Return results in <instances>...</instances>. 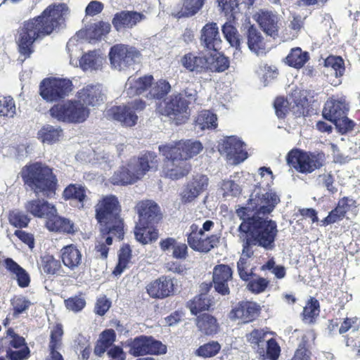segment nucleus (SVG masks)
<instances>
[{
    "label": "nucleus",
    "mask_w": 360,
    "mask_h": 360,
    "mask_svg": "<svg viewBox=\"0 0 360 360\" xmlns=\"http://www.w3.org/2000/svg\"><path fill=\"white\" fill-rule=\"evenodd\" d=\"M67 12L65 4H52L41 15L24 22L18 30V39L19 52L24 56L20 58L22 62L33 52L32 44L36 40L50 34L63 23Z\"/></svg>",
    "instance_id": "obj_1"
},
{
    "label": "nucleus",
    "mask_w": 360,
    "mask_h": 360,
    "mask_svg": "<svg viewBox=\"0 0 360 360\" xmlns=\"http://www.w3.org/2000/svg\"><path fill=\"white\" fill-rule=\"evenodd\" d=\"M240 219L243 221L238 229V238L247 255L252 254L255 246L266 251L274 250L278 233L275 221L257 215Z\"/></svg>",
    "instance_id": "obj_2"
},
{
    "label": "nucleus",
    "mask_w": 360,
    "mask_h": 360,
    "mask_svg": "<svg viewBox=\"0 0 360 360\" xmlns=\"http://www.w3.org/2000/svg\"><path fill=\"white\" fill-rule=\"evenodd\" d=\"M22 176L37 196L52 198L55 195L58 180L52 169L46 165L35 162L26 166Z\"/></svg>",
    "instance_id": "obj_3"
},
{
    "label": "nucleus",
    "mask_w": 360,
    "mask_h": 360,
    "mask_svg": "<svg viewBox=\"0 0 360 360\" xmlns=\"http://www.w3.org/2000/svg\"><path fill=\"white\" fill-rule=\"evenodd\" d=\"M119 202L115 195L104 197L96 205V216L103 234H114L119 239L124 236L123 222L118 215Z\"/></svg>",
    "instance_id": "obj_4"
},
{
    "label": "nucleus",
    "mask_w": 360,
    "mask_h": 360,
    "mask_svg": "<svg viewBox=\"0 0 360 360\" xmlns=\"http://www.w3.org/2000/svg\"><path fill=\"white\" fill-rule=\"evenodd\" d=\"M171 89V85L165 79L154 82L152 75H145L136 78L129 77L125 84V92L129 97L136 95L148 99H160L167 95Z\"/></svg>",
    "instance_id": "obj_5"
},
{
    "label": "nucleus",
    "mask_w": 360,
    "mask_h": 360,
    "mask_svg": "<svg viewBox=\"0 0 360 360\" xmlns=\"http://www.w3.org/2000/svg\"><path fill=\"white\" fill-rule=\"evenodd\" d=\"M279 202L280 197L275 191L255 189L251 193L247 205L238 209L236 214L240 219L252 215L262 214L264 217L272 212Z\"/></svg>",
    "instance_id": "obj_6"
},
{
    "label": "nucleus",
    "mask_w": 360,
    "mask_h": 360,
    "mask_svg": "<svg viewBox=\"0 0 360 360\" xmlns=\"http://www.w3.org/2000/svg\"><path fill=\"white\" fill-rule=\"evenodd\" d=\"M51 116L60 122L81 123L89 115V110L78 100H71L63 103L54 105L50 110Z\"/></svg>",
    "instance_id": "obj_7"
},
{
    "label": "nucleus",
    "mask_w": 360,
    "mask_h": 360,
    "mask_svg": "<svg viewBox=\"0 0 360 360\" xmlns=\"http://www.w3.org/2000/svg\"><path fill=\"white\" fill-rule=\"evenodd\" d=\"M67 50L70 55V63L79 67L84 71H94L100 70L103 65L104 58L99 51H91L84 54L78 61L81 48L76 37H72L67 43Z\"/></svg>",
    "instance_id": "obj_8"
},
{
    "label": "nucleus",
    "mask_w": 360,
    "mask_h": 360,
    "mask_svg": "<svg viewBox=\"0 0 360 360\" xmlns=\"http://www.w3.org/2000/svg\"><path fill=\"white\" fill-rule=\"evenodd\" d=\"M141 53L134 47L116 44L110 48L109 58L112 69L124 71L141 60Z\"/></svg>",
    "instance_id": "obj_9"
},
{
    "label": "nucleus",
    "mask_w": 360,
    "mask_h": 360,
    "mask_svg": "<svg viewBox=\"0 0 360 360\" xmlns=\"http://www.w3.org/2000/svg\"><path fill=\"white\" fill-rule=\"evenodd\" d=\"M146 107V103L141 100L136 99L127 105H115L105 111V116L120 122L122 126L133 127L138 121L136 111H141Z\"/></svg>",
    "instance_id": "obj_10"
},
{
    "label": "nucleus",
    "mask_w": 360,
    "mask_h": 360,
    "mask_svg": "<svg viewBox=\"0 0 360 360\" xmlns=\"http://www.w3.org/2000/svg\"><path fill=\"white\" fill-rule=\"evenodd\" d=\"M289 166L303 174L311 173L323 165L321 156L302 151L298 149L292 150L286 157Z\"/></svg>",
    "instance_id": "obj_11"
},
{
    "label": "nucleus",
    "mask_w": 360,
    "mask_h": 360,
    "mask_svg": "<svg viewBox=\"0 0 360 360\" xmlns=\"http://www.w3.org/2000/svg\"><path fill=\"white\" fill-rule=\"evenodd\" d=\"M72 90V83L68 79L48 78L40 84V95L47 101L64 98Z\"/></svg>",
    "instance_id": "obj_12"
},
{
    "label": "nucleus",
    "mask_w": 360,
    "mask_h": 360,
    "mask_svg": "<svg viewBox=\"0 0 360 360\" xmlns=\"http://www.w3.org/2000/svg\"><path fill=\"white\" fill-rule=\"evenodd\" d=\"M202 149L203 146L200 141L191 139L181 140L159 146L160 152L165 157H171V151H172L186 161L199 154Z\"/></svg>",
    "instance_id": "obj_13"
},
{
    "label": "nucleus",
    "mask_w": 360,
    "mask_h": 360,
    "mask_svg": "<svg viewBox=\"0 0 360 360\" xmlns=\"http://www.w3.org/2000/svg\"><path fill=\"white\" fill-rule=\"evenodd\" d=\"M167 352V346L151 336L141 335L130 344V354L135 356L160 355Z\"/></svg>",
    "instance_id": "obj_14"
},
{
    "label": "nucleus",
    "mask_w": 360,
    "mask_h": 360,
    "mask_svg": "<svg viewBox=\"0 0 360 360\" xmlns=\"http://www.w3.org/2000/svg\"><path fill=\"white\" fill-rule=\"evenodd\" d=\"M219 151L226 155L229 160L237 165L248 158L245 144L236 136H231L223 139L219 144Z\"/></svg>",
    "instance_id": "obj_15"
},
{
    "label": "nucleus",
    "mask_w": 360,
    "mask_h": 360,
    "mask_svg": "<svg viewBox=\"0 0 360 360\" xmlns=\"http://www.w3.org/2000/svg\"><path fill=\"white\" fill-rule=\"evenodd\" d=\"M165 113L171 119L175 120L176 124H180L188 118V105L181 94H173L167 99Z\"/></svg>",
    "instance_id": "obj_16"
},
{
    "label": "nucleus",
    "mask_w": 360,
    "mask_h": 360,
    "mask_svg": "<svg viewBox=\"0 0 360 360\" xmlns=\"http://www.w3.org/2000/svg\"><path fill=\"white\" fill-rule=\"evenodd\" d=\"M171 157H165L168 162L165 169V176L172 179H179L186 176L191 169V165L177 154L171 151Z\"/></svg>",
    "instance_id": "obj_17"
},
{
    "label": "nucleus",
    "mask_w": 360,
    "mask_h": 360,
    "mask_svg": "<svg viewBox=\"0 0 360 360\" xmlns=\"http://www.w3.org/2000/svg\"><path fill=\"white\" fill-rule=\"evenodd\" d=\"M253 18L266 35L273 38L278 35V18L275 13L259 10L254 15Z\"/></svg>",
    "instance_id": "obj_18"
},
{
    "label": "nucleus",
    "mask_w": 360,
    "mask_h": 360,
    "mask_svg": "<svg viewBox=\"0 0 360 360\" xmlns=\"http://www.w3.org/2000/svg\"><path fill=\"white\" fill-rule=\"evenodd\" d=\"M136 209L141 224L158 223L161 219L160 207L152 200H146L139 202L136 205Z\"/></svg>",
    "instance_id": "obj_19"
},
{
    "label": "nucleus",
    "mask_w": 360,
    "mask_h": 360,
    "mask_svg": "<svg viewBox=\"0 0 360 360\" xmlns=\"http://www.w3.org/2000/svg\"><path fill=\"white\" fill-rule=\"evenodd\" d=\"M146 15L136 11H124L117 13L112 20V23L118 32L124 29H131L138 23L144 20Z\"/></svg>",
    "instance_id": "obj_20"
},
{
    "label": "nucleus",
    "mask_w": 360,
    "mask_h": 360,
    "mask_svg": "<svg viewBox=\"0 0 360 360\" xmlns=\"http://www.w3.org/2000/svg\"><path fill=\"white\" fill-rule=\"evenodd\" d=\"M77 100L84 106H97L103 102L104 95L99 84H87L77 94Z\"/></svg>",
    "instance_id": "obj_21"
},
{
    "label": "nucleus",
    "mask_w": 360,
    "mask_h": 360,
    "mask_svg": "<svg viewBox=\"0 0 360 360\" xmlns=\"http://www.w3.org/2000/svg\"><path fill=\"white\" fill-rule=\"evenodd\" d=\"M232 278V270L226 264H219L213 269V283L215 290L222 295L230 292L229 282Z\"/></svg>",
    "instance_id": "obj_22"
},
{
    "label": "nucleus",
    "mask_w": 360,
    "mask_h": 360,
    "mask_svg": "<svg viewBox=\"0 0 360 360\" xmlns=\"http://www.w3.org/2000/svg\"><path fill=\"white\" fill-rule=\"evenodd\" d=\"M180 64L188 72L200 74L207 72V56L201 53H188L180 59Z\"/></svg>",
    "instance_id": "obj_23"
},
{
    "label": "nucleus",
    "mask_w": 360,
    "mask_h": 360,
    "mask_svg": "<svg viewBox=\"0 0 360 360\" xmlns=\"http://www.w3.org/2000/svg\"><path fill=\"white\" fill-rule=\"evenodd\" d=\"M25 208L30 214L37 218L51 217L57 214L55 206L44 199H34L27 201Z\"/></svg>",
    "instance_id": "obj_24"
},
{
    "label": "nucleus",
    "mask_w": 360,
    "mask_h": 360,
    "mask_svg": "<svg viewBox=\"0 0 360 360\" xmlns=\"http://www.w3.org/2000/svg\"><path fill=\"white\" fill-rule=\"evenodd\" d=\"M200 41L207 49L217 51L220 49L221 39L216 23H207L202 27Z\"/></svg>",
    "instance_id": "obj_25"
},
{
    "label": "nucleus",
    "mask_w": 360,
    "mask_h": 360,
    "mask_svg": "<svg viewBox=\"0 0 360 360\" xmlns=\"http://www.w3.org/2000/svg\"><path fill=\"white\" fill-rule=\"evenodd\" d=\"M259 306L252 302H241L231 312L232 318L240 319L244 323L253 321L259 314Z\"/></svg>",
    "instance_id": "obj_26"
},
{
    "label": "nucleus",
    "mask_w": 360,
    "mask_h": 360,
    "mask_svg": "<svg viewBox=\"0 0 360 360\" xmlns=\"http://www.w3.org/2000/svg\"><path fill=\"white\" fill-rule=\"evenodd\" d=\"M173 289L174 283L172 279L167 276H161L147 286L148 293L154 298L168 297L173 292Z\"/></svg>",
    "instance_id": "obj_27"
},
{
    "label": "nucleus",
    "mask_w": 360,
    "mask_h": 360,
    "mask_svg": "<svg viewBox=\"0 0 360 360\" xmlns=\"http://www.w3.org/2000/svg\"><path fill=\"white\" fill-rule=\"evenodd\" d=\"M208 186V178L205 175H196L188 184L181 193L184 202H191L196 198Z\"/></svg>",
    "instance_id": "obj_28"
},
{
    "label": "nucleus",
    "mask_w": 360,
    "mask_h": 360,
    "mask_svg": "<svg viewBox=\"0 0 360 360\" xmlns=\"http://www.w3.org/2000/svg\"><path fill=\"white\" fill-rule=\"evenodd\" d=\"M249 49L257 56H263L266 52V42L261 32L254 26L250 25L246 32Z\"/></svg>",
    "instance_id": "obj_29"
},
{
    "label": "nucleus",
    "mask_w": 360,
    "mask_h": 360,
    "mask_svg": "<svg viewBox=\"0 0 360 360\" xmlns=\"http://www.w3.org/2000/svg\"><path fill=\"white\" fill-rule=\"evenodd\" d=\"M220 235L213 234L210 236H205V234L199 235L197 238H191L188 242L191 248L200 252H208L219 243Z\"/></svg>",
    "instance_id": "obj_30"
},
{
    "label": "nucleus",
    "mask_w": 360,
    "mask_h": 360,
    "mask_svg": "<svg viewBox=\"0 0 360 360\" xmlns=\"http://www.w3.org/2000/svg\"><path fill=\"white\" fill-rule=\"evenodd\" d=\"M129 162L133 165L141 178L145 175L146 172L157 168L158 165L157 156L153 152H147L141 158H132Z\"/></svg>",
    "instance_id": "obj_31"
},
{
    "label": "nucleus",
    "mask_w": 360,
    "mask_h": 360,
    "mask_svg": "<svg viewBox=\"0 0 360 360\" xmlns=\"http://www.w3.org/2000/svg\"><path fill=\"white\" fill-rule=\"evenodd\" d=\"M347 110L348 106L345 100L331 99L327 101L325 103L323 115L326 120L333 122L341 116L346 115Z\"/></svg>",
    "instance_id": "obj_32"
},
{
    "label": "nucleus",
    "mask_w": 360,
    "mask_h": 360,
    "mask_svg": "<svg viewBox=\"0 0 360 360\" xmlns=\"http://www.w3.org/2000/svg\"><path fill=\"white\" fill-rule=\"evenodd\" d=\"M110 30V25L108 22H98L91 25L84 30H79L77 33L76 39L86 37L87 39L98 40L103 35L107 34Z\"/></svg>",
    "instance_id": "obj_33"
},
{
    "label": "nucleus",
    "mask_w": 360,
    "mask_h": 360,
    "mask_svg": "<svg viewBox=\"0 0 360 360\" xmlns=\"http://www.w3.org/2000/svg\"><path fill=\"white\" fill-rule=\"evenodd\" d=\"M46 226L53 232L72 233L75 231V224L72 221L56 214L47 219Z\"/></svg>",
    "instance_id": "obj_34"
},
{
    "label": "nucleus",
    "mask_w": 360,
    "mask_h": 360,
    "mask_svg": "<svg viewBox=\"0 0 360 360\" xmlns=\"http://www.w3.org/2000/svg\"><path fill=\"white\" fill-rule=\"evenodd\" d=\"M60 252L63 264L70 269L75 270L81 264L82 255L75 245H67Z\"/></svg>",
    "instance_id": "obj_35"
},
{
    "label": "nucleus",
    "mask_w": 360,
    "mask_h": 360,
    "mask_svg": "<svg viewBox=\"0 0 360 360\" xmlns=\"http://www.w3.org/2000/svg\"><path fill=\"white\" fill-rule=\"evenodd\" d=\"M325 66L327 69V74L334 75L336 79L330 80L331 84L337 86L341 83L339 77H341L345 71V64L342 58L339 56H328L325 60Z\"/></svg>",
    "instance_id": "obj_36"
},
{
    "label": "nucleus",
    "mask_w": 360,
    "mask_h": 360,
    "mask_svg": "<svg viewBox=\"0 0 360 360\" xmlns=\"http://www.w3.org/2000/svg\"><path fill=\"white\" fill-rule=\"evenodd\" d=\"M141 179L133 165L128 163L127 167H122L116 172L112 177L113 184H131Z\"/></svg>",
    "instance_id": "obj_37"
},
{
    "label": "nucleus",
    "mask_w": 360,
    "mask_h": 360,
    "mask_svg": "<svg viewBox=\"0 0 360 360\" xmlns=\"http://www.w3.org/2000/svg\"><path fill=\"white\" fill-rule=\"evenodd\" d=\"M4 263L6 269L15 275V278L17 280L20 287L26 288L30 285V277L25 269L21 267L11 258L6 259Z\"/></svg>",
    "instance_id": "obj_38"
},
{
    "label": "nucleus",
    "mask_w": 360,
    "mask_h": 360,
    "mask_svg": "<svg viewBox=\"0 0 360 360\" xmlns=\"http://www.w3.org/2000/svg\"><path fill=\"white\" fill-rule=\"evenodd\" d=\"M196 325L199 330L207 335L216 334L219 328L217 319L209 314H202L198 316Z\"/></svg>",
    "instance_id": "obj_39"
},
{
    "label": "nucleus",
    "mask_w": 360,
    "mask_h": 360,
    "mask_svg": "<svg viewBox=\"0 0 360 360\" xmlns=\"http://www.w3.org/2000/svg\"><path fill=\"white\" fill-rule=\"evenodd\" d=\"M62 134L63 130L60 127L46 124L39 130L37 137L44 143L53 144L59 141Z\"/></svg>",
    "instance_id": "obj_40"
},
{
    "label": "nucleus",
    "mask_w": 360,
    "mask_h": 360,
    "mask_svg": "<svg viewBox=\"0 0 360 360\" xmlns=\"http://www.w3.org/2000/svg\"><path fill=\"white\" fill-rule=\"evenodd\" d=\"M281 352V347L274 338L267 340L263 347L257 349V354L262 360H277Z\"/></svg>",
    "instance_id": "obj_41"
},
{
    "label": "nucleus",
    "mask_w": 360,
    "mask_h": 360,
    "mask_svg": "<svg viewBox=\"0 0 360 360\" xmlns=\"http://www.w3.org/2000/svg\"><path fill=\"white\" fill-rule=\"evenodd\" d=\"M142 225V227L136 226L134 230L135 238L139 242L145 245L158 240L159 233L157 229L148 226L146 227V224Z\"/></svg>",
    "instance_id": "obj_42"
},
{
    "label": "nucleus",
    "mask_w": 360,
    "mask_h": 360,
    "mask_svg": "<svg viewBox=\"0 0 360 360\" xmlns=\"http://www.w3.org/2000/svg\"><path fill=\"white\" fill-rule=\"evenodd\" d=\"M86 190L80 184H70L67 186L63 193V196L65 200L75 199L80 204L81 207L84 206V202L86 198Z\"/></svg>",
    "instance_id": "obj_43"
},
{
    "label": "nucleus",
    "mask_w": 360,
    "mask_h": 360,
    "mask_svg": "<svg viewBox=\"0 0 360 360\" xmlns=\"http://www.w3.org/2000/svg\"><path fill=\"white\" fill-rule=\"evenodd\" d=\"M244 246H243L241 256L237 262V269L240 278L243 281H249L253 275L252 269L250 268L249 259L254 255V250L252 254L247 255L245 252Z\"/></svg>",
    "instance_id": "obj_44"
},
{
    "label": "nucleus",
    "mask_w": 360,
    "mask_h": 360,
    "mask_svg": "<svg viewBox=\"0 0 360 360\" xmlns=\"http://www.w3.org/2000/svg\"><path fill=\"white\" fill-rule=\"evenodd\" d=\"M212 300L207 294H200L188 302V307L193 314L196 315L201 311L208 310L212 305Z\"/></svg>",
    "instance_id": "obj_45"
},
{
    "label": "nucleus",
    "mask_w": 360,
    "mask_h": 360,
    "mask_svg": "<svg viewBox=\"0 0 360 360\" xmlns=\"http://www.w3.org/2000/svg\"><path fill=\"white\" fill-rule=\"evenodd\" d=\"M204 0H184L181 10L173 14L178 18L195 15L201 8Z\"/></svg>",
    "instance_id": "obj_46"
},
{
    "label": "nucleus",
    "mask_w": 360,
    "mask_h": 360,
    "mask_svg": "<svg viewBox=\"0 0 360 360\" xmlns=\"http://www.w3.org/2000/svg\"><path fill=\"white\" fill-rule=\"evenodd\" d=\"M217 115L210 110L201 111L195 120V126L200 129H214L217 126Z\"/></svg>",
    "instance_id": "obj_47"
},
{
    "label": "nucleus",
    "mask_w": 360,
    "mask_h": 360,
    "mask_svg": "<svg viewBox=\"0 0 360 360\" xmlns=\"http://www.w3.org/2000/svg\"><path fill=\"white\" fill-rule=\"evenodd\" d=\"M309 59L307 52H303L300 48L292 49L286 57L287 63L295 68H302Z\"/></svg>",
    "instance_id": "obj_48"
},
{
    "label": "nucleus",
    "mask_w": 360,
    "mask_h": 360,
    "mask_svg": "<svg viewBox=\"0 0 360 360\" xmlns=\"http://www.w3.org/2000/svg\"><path fill=\"white\" fill-rule=\"evenodd\" d=\"M319 303L315 299H310L303 309L302 320L306 323H311L314 322V319L319 316Z\"/></svg>",
    "instance_id": "obj_49"
},
{
    "label": "nucleus",
    "mask_w": 360,
    "mask_h": 360,
    "mask_svg": "<svg viewBox=\"0 0 360 360\" xmlns=\"http://www.w3.org/2000/svg\"><path fill=\"white\" fill-rule=\"evenodd\" d=\"M269 332L264 329H255L247 335V340L251 345L252 348L257 353V349L263 347L266 342V337Z\"/></svg>",
    "instance_id": "obj_50"
},
{
    "label": "nucleus",
    "mask_w": 360,
    "mask_h": 360,
    "mask_svg": "<svg viewBox=\"0 0 360 360\" xmlns=\"http://www.w3.org/2000/svg\"><path fill=\"white\" fill-rule=\"evenodd\" d=\"M131 250L129 245H124L120 250L118 264L113 271V274L115 276L120 275L124 270L127 268L130 259Z\"/></svg>",
    "instance_id": "obj_51"
},
{
    "label": "nucleus",
    "mask_w": 360,
    "mask_h": 360,
    "mask_svg": "<svg viewBox=\"0 0 360 360\" xmlns=\"http://www.w3.org/2000/svg\"><path fill=\"white\" fill-rule=\"evenodd\" d=\"M207 58L208 60L207 71L224 72L229 66L228 58L224 56L216 57L210 56Z\"/></svg>",
    "instance_id": "obj_52"
},
{
    "label": "nucleus",
    "mask_w": 360,
    "mask_h": 360,
    "mask_svg": "<svg viewBox=\"0 0 360 360\" xmlns=\"http://www.w3.org/2000/svg\"><path fill=\"white\" fill-rule=\"evenodd\" d=\"M41 268L44 273L53 275L59 271L60 263L52 255H47L41 258Z\"/></svg>",
    "instance_id": "obj_53"
},
{
    "label": "nucleus",
    "mask_w": 360,
    "mask_h": 360,
    "mask_svg": "<svg viewBox=\"0 0 360 360\" xmlns=\"http://www.w3.org/2000/svg\"><path fill=\"white\" fill-rule=\"evenodd\" d=\"M222 32L230 45L238 49L240 46V40L236 28L231 23L226 22L222 27Z\"/></svg>",
    "instance_id": "obj_54"
},
{
    "label": "nucleus",
    "mask_w": 360,
    "mask_h": 360,
    "mask_svg": "<svg viewBox=\"0 0 360 360\" xmlns=\"http://www.w3.org/2000/svg\"><path fill=\"white\" fill-rule=\"evenodd\" d=\"M8 220L11 225L17 228L26 227L30 221L26 214L18 210L10 212Z\"/></svg>",
    "instance_id": "obj_55"
},
{
    "label": "nucleus",
    "mask_w": 360,
    "mask_h": 360,
    "mask_svg": "<svg viewBox=\"0 0 360 360\" xmlns=\"http://www.w3.org/2000/svg\"><path fill=\"white\" fill-rule=\"evenodd\" d=\"M220 349L221 346L217 342L212 341L200 346L195 351V354L204 358L212 357L215 356Z\"/></svg>",
    "instance_id": "obj_56"
},
{
    "label": "nucleus",
    "mask_w": 360,
    "mask_h": 360,
    "mask_svg": "<svg viewBox=\"0 0 360 360\" xmlns=\"http://www.w3.org/2000/svg\"><path fill=\"white\" fill-rule=\"evenodd\" d=\"M15 114V105L13 99L10 97L0 98V115L13 117Z\"/></svg>",
    "instance_id": "obj_57"
},
{
    "label": "nucleus",
    "mask_w": 360,
    "mask_h": 360,
    "mask_svg": "<svg viewBox=\"0 0 360 360\" xmlns=\"http://www.w3.org/2000/svg\"><path fill=\"white\" fill-rule=\"evenodd\" d=\"M103 236H106L105 239V242L103 241H98L97 244L96 245V252L97 257H100L103 259H105L108 257V245H110L112 242V239L114 238L120 240L117 236H115L114 234H103L101 233Z\"/></svg>",
    "instance_id": "obj_58"
},
{
    "label": "nucleus",
    "mask_w": 360,
    "mask_h": 360,
    "mask_svg": "<svg viewBox=\"0 0 360 360\" xmlns=\"http://www.w3.org/2000/svg\"><path fill=\"white\" fill-rule=\"evenodd\" d=\"M33 303L23 296H17L11 300L13 309V316L17 317L19 314L26 311Z\"/></svg>",
    "instance_id": "obj_59"
},
{
    "label": "nucleus",
    "mask_w": 360,
    "mask_h": 360,
    "mask_svg": "<svg viewBox=\"0 0 360 360\" xmlns=\"http://www.w3.org/2000/svg\"><path fill=\"white\" fill-rule=\"evenodd\" d=\"M257 73L259 75H262V79L264 86H266L278 75L277 69L275 67L269 66L266 64L260 65Z\"/></svg>",
    "instance_id": "obj_60"
},
{
    "label": "nucleus",
    "mask_w": 360,
    "mask_h": 360,
    "mask_svg": "<svg viewBox=\"0 0 360 360\" xmlns=\"http://www.w3.org/2000/svg\"><path fill=\"white\" fill-rule=\"evenodd\" d=\"M269 284V280L264 278L258 277L250 279L247 288L255 294H259L265 291Z\"/></svg>",
    "instance_id": "obj_61"
},
{
    "label": "nucleus",
    "mask_w": 360,
    "mask_h": 360,
    "mask_svg": "<svg viewBox=\"0 0 360 360\" xmlns=\"http://www.w3.org/2000/svg\"><path fill=\"white\" fill-rule=\"evenodd\" d=\"M333 122L341 134H345L352 130L354 126V122L349 120L346 115L341 116Z\"/></svg>",
    "instance_id": "obj_62"
},
{
    "label": "nucleus",
    "mask_w": 360,
    "mask_h": 360,
    "mask_svg": "<svg viewBox=\"0 0 360 360\" xmlns=\"http://www.w3.org/2000/svg\"><path fill=\"white\" fill-rule=\"evenodd\" d=\"M63 334L62 326L57 324L51 331V339L49 343L50 349L59 348L61 345V338Z\"/></svg>",
    "instance_id": "obj_63"
},
{
    "label": "nucleus",
    "mask_w": 360,
    "mask_h": 360,
    "mask_svg": "<svg viewBox=\"0 0 360 360\" xmlns=\"http://www.w3.org/2000/svg\"><path fill=\"white\" fill-rule=\"evenodd\" d=\"M30 356V349L27 346H24L20 349L12 350L9 349L6 352V356L10 360H25Z\"/></svg>",
    "instance_id": "obj_64"
}]
</instances>
